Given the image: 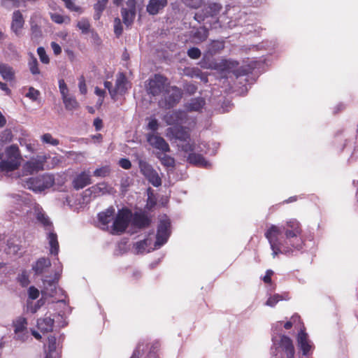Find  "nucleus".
Returning a JSON list of instances; mask_svg holds the SVG:
<instances>
[{
  "label": "nucleus",
  "mask_w": 358,
  "mask_h": 358,
  "mask_svg": "<svg viewBox=\"0 0 358 358\" xmlns=\"http://www.w3.org/2000/svg\"><path fill=\"white\" fill-rule=\"evenodd\" d=\"M301 233V224L295 219L287 221L281 227L274 224L269 227L264 236L270 244L273 257L301 250L303 245Z\"/></svg>",
  "instance_id": "obj_1"
},
{
  "label": "nucleus",
  "mask_w": 358,
  "mask_h": 358,
  "mask_svg": "<svg viewBox=\"0 0 358 358\" xmlns=\"http://www.w3.org/2000/svg\"><path fill=\"white\" fill-rule=\"evenodd\" d=\"M6 159L0 162V171L12 172L18 169L22 159L20 151L17 145H11L5 150Z\"/></svg>",
  "instance_id": "obj_2"
},
{
  "label": "nucleus",
  "mask_w": 358,
  "mask_h": 358,
  "mask_svg": "<svg viewBox=\"0 0 358 358\" xmlns=\"http://www.w3.org/2000/svg\"><path fill=\"white\" fill-rule=\"evenodd\" d=\"M132 211L128 208L119 209L113 223L112 229L114 234H122L131 224Z\"/></svg>",
  "instance_id": "obj_3"
},
{
  "label": "nucleus",
  "mask_w": 358,
  "mask_h": 358,
  "mask_svg": "<svg viewBox=\"0 0 358 358\" xmlns=\"http://www.w3.org/2000/svg\"><path fill=\"white\" fill-rule=\"evenodd\" d=\"M26 183L29 189L34 192H42L54 185L55 178L51 175L43 174L36 178H29Z\"/></svg>",
  "instance_id": "obj_4"
},
{
  "label": "nucleus",
  "mask_w": 358,
  "mask_h": 358,
  "mask_svg": "<svg viewBox=\"0 0 358 358\" xmlns=\"http://www.w3.org/2000/svg\"><path fill=\"white\" fill-rule=\"evenodd\" d=\"M159 347L160 344L158 341L150 342L147 339H142L138 343L130 358H140V356L144 354V348H149L148 352L149 358H157Z\"/></svg>",
  "instance_id": "obj_5"
},
{
  "label": "nucleus",
  "mask_w": 358,
  "mask_h": 358,
  "mask_svg": "<svg viewBox=\"0 0 358 358\" xmlns=\"http://www.w3.org/2000/svg\"><path fill=\"white\" fill-rule=\"evenodd\" d=\"M169 83L166 76L161 74H155L149 80L148 92L152 96H157L164 90L165 87H169Z\"/></svg>",
  "instance_id": "obj_6"
},
{
  "label": "nucleus",
  "mask_w": 358,
  "mask_h": 358,
  "mask_svg": "<svg viewBox=\"0 0 358 358\" xmlns=\"http://www.w3.org/2000/svg\"><path fill=\"white\" fill-rule=\"evenodd\" d=\"M13 331L15 334V339L24 342L29 338V333L27 331V320L24 317H17L13 321Z\"/></svg>",
  "instance_id": "obj_7"
},
{
  "label": "nucleus",
  "mask_w": 358,
  "mask_h": 358,
  "mask_svg": "<svg viewBox=\"0 0 358 358\" xmlns=\"http://www.w3.org/2000/svg\"><path fill=\"white\" fill-rule=\"evenodd\" d=\"M171 222L168 219L161 220L156 234L155 247H161L165 244L170 236Z\"/></svg>",
  "instance_id": "obj_8"
},
{
  "label": "nucleus",
  "mask_w": 358,
  "mask_h": 358,
  "mask_svg": "<svg viewBox=\"0 0 358 358\" xmlns=\"http://www.w3.org/2000/svg\"><path fill=\"white\" fill-rule=\"evenodd\" d=\"M152 219L145 211H136L132 213L131 224L133 227L138 229H144L149 227L151 224Z\"/></svg>",
  "instance_id": "obj_9"
},
{
  "label": "nucleus",
  "mask_w": 358,
  "mask_h": 358,
  "mask_svg": "<svg viewBox=\"0 0 358 358\" xmlns=\"http://www.w3.org/2000/svg\"><path fill=\"white\" fill-rule=\"evenodd\" d=\"M166 136L182 142H187L190 139V131L188 127L179 125L169 127L166 129Z\"/></svg>",
  "instance_id": "obj_10"
},
{
  "label": "nucleus",
  "mask_w": 358,
  "mask_h": 358,
  "mask_svg": "<svg viewBox=\"0 0 358 358\" xmlns=\"http://www.w3.org/2000/svg\"><path fill=\"white\" fill-rule=\"evenodd\" d=\"M167 95L165 96V106L167 108L176 106L182 97V91L177 86L169 87L164 90Z\"/></svg>",
  "instance_id": "obj_11"
},
{
  "label": "nucleus",
  "mask_w": 358,
  "mask_h": 358,
  "mask_svg": "<svg viewBox=\"0 0 358 358\" xmlns=\"http://www.w3.org/2000/svg\"><path fill=\"white\" fill-rule=\"evenodd\" d=\"M188 115L186 112L178 110L166 114L164 116V121L168 125L179 126L186 123Z\"/></svg>",
  "instance_id": "obj_12"
},
{
  "label": "nucleus",
  "mask_w": 358,
  "mask_h": 358,
  "mask_svg": "<svg viewBox=\"0 0 358 358\" xmlns=\"http://www.w3.org/2000/svg\"><path fill=\"white\" fill-rule=\"evenodd\" d=\"M46 160L47 157L45 155L37 156L35 159L27 162L24 168L30 173L42 171Z\"/></svg>",
  "instance_id": "obj_13"
},
{
  "label": "nucleus",
  "mask_w": 358,
  "mask_h": 358,
  "mask_svg": "<svg viewBox=\"0 0 358 358\" xmlns=\"http://www.w3.org/2000/svg\"><path fill=\"white\" fill-rule=\"evenodd\" d=\"M24 20L22 13L20 10L14 11L12 15L10 29L17 36L22 35V29L24 27Z\"/></svg>",
  "instance_id": "obj_14"
},
{
  "label": "nucleus",
  "mask_w": 358,
  "mask_h": 358,
  "mask_svg": "<svg viewBox=\"0 0 358 358\" xmlns=\"http://www.w3.org/2000/svg\"><path fill=\"white\" fill-rule=\"evenodd\" d=\"M148 141L155 148L163 152H170V147L164 138L153 134L148 135Z\"/></svg>",
  "instance_id": "obj_15"
},
{
  "label": "nucleus",
  "mask_w": 358,
  "mask_h": 358,
  "mask_svg": "<svg viewBox=\"0 0 358 358\" xmlns=\"http://www.w3.org/2000/svg\"><path fill=\"white\" fill-rule=\"evenodd\" d=\"M167 4L168 0H149L146 10L150 15H155L164 10Z\"/></svg>",
  "instance_id": "obj_16"
},
{
  "label": "nucleus",
  "mask_w": 358,
  "mask_h": 358,
  "mask_svg": "<svg viewBox=\"0 0 358 358\" xmlns=\"http://www.w3.org/2000/svg\"><path fill=\"white\" fill-rule=\"evenodd\" d=\"M279 345L282 350L286 354L287 358H294V347L289 337L285 335L281 336Z\"/></svg>",
  "instance_id": "obj_17"
},
{
  "label": "nucleus",
  "mask_w": 358,
  "mask_h": 358,
  "mask_svg": "<svg viewBox=\"0 0 358 358\" xmlns=\"http://www.w3.org/2000/svg\"><path fill=\"white\" fill-rule=\"evenodd\" d=\"M90 175L85 171L78 174L73 180V186L74 189L78 190L84 188L87 185L91 184Z\"/></svg>",
  "instance_id": "obj_18"
},
{
  "label": "nucleus",
  "mask_w": 358,
  "mask_h": 358,
  "mask_svg": "<svg viewBox=\"0 0 358 358\" xmlns=\"http://www.w3.org/2000/svg\"><path fill=\"white\" fill-rule=\"evenodd\" d=\"M206 104L205 99L196 97L190 99L189 102L185 104V108L189 112H200Z\"/></svg>",
  "instance_id": "obj_19"
},
{
  "label": "nucleus",
  "mask_w": 358,
  "mask_h": 358,
  "mask_svg": "<svg viewBox=\"0 0 358 358\" xmlns=\"http://www.w3.org/2000/svg\"><path fill=\"white\" fill-rule=\"evenodd\" d=\"M298 344L303 352V355H307L311 349V345L309 343L308 334L305 330L301 329L297 336Z\"/></svg>",
  "instance_id": "obj_20"
},
{
  "label": "nucleus",
  "mask_w": 358,
  "mask_h": 358,
  "mask_svg": "<svg viewBox=\"0 0 358 358\" xmlns=\"http://www.w3.org/2000/svg\"><path fill=\"white\" fill-rule=\"evenodd\" d=\"M50 266L51 262L49 258L41 257L32 266V270L34 271L35 275H41Z\"/></svg>",
  "instance_id": "obj_21"
},
{
  "label": "nucleus",
  "mask_w": 358,
  "mask_h": 358,
  "mask_svg": "<svg viewBox=\"0 0 358 358\" xmlns=\"http://www.w3.org/2000/svg\"><path fill=\"white\" fill-rule=\"evenodd\" d=\"M55 324L54 319L50 317L39 318L37 320V327L43 333H48L52 331Z\"/></svg>",
  "instance_id": "obj_22"
},
{
  "label": "nucleus",
  "mask_w": 358,
  "mask_h": 358,
  "mask_svg": "<svg viewBox=\"0 0 358 358\" xmlns=\"http://www.w3.org/2000/svg\"><path fill=\"white\" fill-rule=\"evenodd\" d=\"M0 74L3 80L8 82L13 81L15 78V72L13 68L1 62H0Z\"/></svg>",
  "instance_id": "obj_23"
},
{
  "label": "nucleus",
  "mask_w": 358,
  "mask_h": 358,
  "mask_svg": "<svg viewBox=\"0 0 358 358\" xmlns=\"http://www.w3.org/2000/svg\"><path fill=\"white\" fill-rule=\"evenodd\" d=\"M127 78L123 73H119L115 81V87L114 88V94H123L127 91Z\"/></svg>",
  "instance_id": "obj_24"
},
{
  "label": "nucleus",
  "mask_w": 358,
  "mask_h": 358,
  "mask_svg": "<svg viewBox=\"0 0 358 358\" xmlns=\"http://www.w3.org/2000/svg\"><path fill=\"white\" fill-rule=\"evenodd\" d=\"M115 214V208L111 206L107 208L105 211H102L98 214V219L99 222L107 226L111 221Z\"/></svg>",
  "instance_id": "obj_25"
},
{
  "label": "nucleus",
  "mask_w": 358,
  "mask_h": 358,
  "mask_svg": "<svg viewBox=\"0 0 358 358\" xmlns=\"http://www.w3.org/2000/svg\"><path fill=\"white\" fill-rule=\"evenodd\" d=\"M48 240L50 246V253L54 255H57L59 246L57 234L54 231H50L48 235Z\"/></svg>",
  "instance_id": "obj_26"
},
{
  "label": "nucleus",
  "mask_w": 358,
  "mask_h": 358,
  "mask_svg": "<svg viewBox=\"0 0 358 358\" xmlns=\"http://www.w3.org/2000/svg\"><path fill=\"white\" fill-rule=\"evenodd\" d=\"M108 3V0H96V3L93 6L94 10V19L95 20H99L101 18Z\"/></svg>",
  "instance_id": "obj_27"
},
{
  "label": "nucleus",
  "mask_w": 358,
  "mask_h": 358,
  "mask_svg": "<svg viewBox=\"0 0 358 358\" xmlns=\"http://www.w3.org/2000/svg\"><path fill=\"white\" fill-rule=\"evenodd\" d=\"M222 9V6L217 3H209L203 8L207 17L216 16Z\"/></svg>",
  "instance_id": "obj_28"
},
{
  "label": "nucleus",
  "mask_w": 358,
  "mask_h": 358,
  "mask_svg": "<svg viewBox=\"0 0 358 358\" xmlns=\"http://www.w3.org/2000/svg\"><path fill=\"white\" fill-rule=\"evenodd\" d=\"M36 218L45 228L52 227V222L42 209L37 208L36 210Z\"/></svg>",
  "instance_id": "obj_29"
},
{
  "label": "nucleus",
  "mask_w": 358,
  "mask_h": 358,
  "mask_svg": "<svg viewBox=\"0 0 358 358\" xmlns=\"http://www.w3.org/2000/svg\"><path fill=\"white\" fill-rule=\"evenodd\" d=\"M123 22L127 25H131L136 16V10L127 9L125 8H122L121 10Z\"/></svg>",
  "instance_id": "obj_30"
},
{
  "label": "nucleus",
  "mask_w": 358,
  "mask_h": 358,
  "mask_svg": "<svg viewBox=\"0 0 358 358\" xmlns=\"http://www.w3.org/2000/svg\"><path fill=\"white\" fill-rule=\"evenodd\" d=\"M208 36V29L205 27H200L194 32L192 37L196 43L206 41Z\"/></svg>",
  "instance_id": "obj_31"
},
{
  "label": "nucleus",
  "mask_w": 358,
  "mask_h": 358,
  "mask_svg": "<svg viewBox=\"0 0 358 358\" xmlns=\"http://www.w3.org/2000/svg\"><path fill=\"white\" fill-rule=\"evenodd\" d=\"M63 103L64 104L65 108L67 110H73L78 108L79 103L77 101L76 99L73 96H65L62 98Z\"/></svg>",
  "instance_id": "obj_32"
},
{
  "label": "nucleus",
  "mask_w": 358,
  "mask_h": 358,
  "mask_svg": "<svg viewBox=\"0 0 358 358\" xmlns=\"http://www.w3.org/2000/svg\"><path fill=\"white\" fill-rule=\"evenodd\" d=\"M187 161L194 165L204 166L206 164V161L203 155L195 152L189 154Z\"/></svg>",
  "instance_id": "obj_33"
},
{
  "label": "nucleus",
  "mask_w": 358,
  "mask_h": 358,
  "mask_svg": "<svg viewBox=\"0 0 358 358\" xmlns=\"http://www.w3.org/2000/svg\"><path fill=\"white\" fill-rule=\"evenodd\" d=\"M185 74L191 78H199L205 82L208 81L207 77L199 68H187L185 70Z\"/></svg>",
  "instance_id": "obj_34"
},
{
  "label": "nucleus",
  "mask_w": 358,
  "mask_h": 358,
  "mask_svg": "<svg viewBox=\"0 0 358 358\" xmlns=\"http://www.w3.org/2000/svg\"><path fill=\"white\" fill-rule=\"evenodd\" d=\"M30 26L31 39L34 41H37L43 36L41 28L34 21H31Z\"/></svg>",
  "instance_id": "obj_35"
},
{
  "label": "nucleus",
  "mask_w": 358,
  "mask_h": 358,
  "mask_svg": "<svg viewBox=\"0 0 358 358\" xmlns=\"http://www.w3.org/2000/svg\"><path fill=\"white\" fill-rule=\"evenodd\" d=\"M224 48V43L222 41H213L208 48V52L210 55H215Z\"/></svg>",
  "instance_id": "obj_36"
},
{
  "label": "nucleus",
  "mask_w": 358,
  "mask_h": 358,
  "mask_svg": "<svg viewBox=\"0 0 358 358\" xmlns=\"http://www.w3.org/2000/svg\"><path fill=\"white\" fill-rule=\"evenodd\" d=\"M138 163L140 171L145 176V178L155 171L152 166L144 159H139L138 160Z\"/></svg>",
  "instance_id": "obj_37"
},
{
  "label": "nucleus",
  "mask_w": 358,
  "mask_h": 358,
  "mask_svg": "<svg viewBox=\"0 0 358 358\" xmlns=\"http://www.w3.org/2000/svg\"><path fill=\"white\" fill-rule=\"evenodd\" d=\"M57 348V339L54 336H49L48 337V352H46L45 358H54L52 353L55 352Z\"/></svg>",
  "instance_id": "obj_38"
},
{
  "label": "nucleus",
  "mask_w": 358,
  "mask_h": 358,
  "mask_svg": "<svg viewBox=\"0 0 358 358\" xmlns=\"http://www.w3.org/2000/svg\"><path fill=\"white\" fill-rule=\"evenodd\" d=\"M50 18L52 22L56 24H69L71 22V17L68 15H62L59 13H52L50 15Z\"/></svg>",
  "instance_id": "obj_39"
},
{
  "label": "nucleus",
  "mask_w": 358,
  "mask_h": 358,
  "mask_svg": "<svg viewBox=\"0 0 358 358\" xmlns=\"http://www.w3.org/2000/svg\"><path fill=\"white\" fill-rule=\"evenodd\" d=\"M29 69L30 70V72L33 75H38L40 74V69L38 68V62L37 61V59L31 54L30 59L28 62Z\"/></svg>",
  "instance_id": "obj_40"
},
{
  "label": "nucleus",
  "mask_w": 358,
  "mask_h": 358,
  "mask_svg": "<svg viewBox=\"0 0 358 358\" xmlns=\"http://www.w3.org/2000/svg\"><path fill=\"white\" fill-rule=\"evenodd\" d=\"M145 178L150 182L154 187H159L162 185V179L159 177L158 173L155 171L152 173L149 174Z\"/></svg>",
  "instance_id": "obj_41"
},
{
  "label": "nucleus",
  "mask_w": 358,
  "mask_h": 358,
  "mask_svg": "<svg viewBox=\"0 0 358 358\" xmlns=\"http://www.w3.org/2000/svg\"><path fill=\"white\" fill-rule=\"evenodd\" d=\"M17 281L23 287L29 285L30 280L27 271H22V273L18 275Z\"/></svg>",
  "instance_id": "obj_42"
},
{
  "label": "nucleus",
  "mask_w": 358,
  "mask_h": 358,
  "mask_svg": "<svg viewBox=\"0 0 358 358\" xmlns=\"http://www.w3.org/2000/svg\"><path fill=\"white\" fill-rule=\"evenodd\" d=\"M110 173V169L108 166H104L101 168L96 169L93 175L95 177H102L104 178L107 176H108Z\"/></svg>",
  "instance_id": "obj_43"
},
{
  "label": "nucleus",
  "mask_w": 358,
  "mask_h": 358,
  "mask_svg": "<svg viewBox=\"0 0 358 358\" xmlns=\"http://www.w3.org/2000/svg\"><path fill=\"white\" fill-rule=\"evenodd\" d=\"M162 164L166 167H173L175 165V159L172 157L164 155L162 157H158Z\"/></svg>",
  "instance_id": "obj_44"
},
{
  "label": "nucleus",
  "mask_w": 358,
  "mask_h": 358,
  "mask_svg": "<svg viewBox=\"0 0 358 358\" xmlns=\"http://www.w3.org/2000/svg\"><path fill=\"white\" fill-rule=\"evenodd\" d=\"M41 140L44 143H48L52 145H57L59 143V141L54 138L49 133L44 134L41 136Z\"/></svg>",
  "instance_id": "obj_45"
},
{
  "label": "nucleus",
  "mask_w": 358,
  "mask_h": 358,
  "mask_svg": "<svg viewBox=\"0 0 358 358\" xmlns=\"http://www.w3.org/2000/svg\"><path fill=\"white\" fill-rule=\"evenodd\" d=\"M77 27L81 30L82 33L87 34L90 29V24L87 19L83 18L78 22Z\"/></svg>",
  "instance_id": "obj_46"
},
{
  "label": "nucleus",
  "mask_w": 358,
  "mask_h": 358,
  "mask_svg": "<svg viewBox=\"0 0 358 358\" xmlns=\"http://www.w3.org/2000/svg\"><path fill=\"white\" fill-rule=\"evenodd\" d=\"M37 53L40 58V60L42 63L48 64L50 63V58L48 55L46 54L45 48L43 47H39L37 49Z\"/></svg>",
  "instance_id": "obj_47"
},
{
  "label": "nucleus",
  "mask_w": 358,
  "mask_h": 358,
  "mask_svg": "<svg viewBox=\"0 0 358 358\" xmlns=\"http://www.w3.org/2000/svg\"><path fill=\"white\" fill-rule=\"evenodd\" d=\"M282 300V296L278 294H275L273 296H271L266 301V305L273 307L275 306V304Z\"/></svg>",
  "instance_id": "obj_48"
},
{
  "label": "nucleus",
  "mask_w": 358,
  "mask_h": 358,
  "mask_svg": "<svg viewBox=\"0 0 358 358\" xmlns=\"http://www.w3.org/2000/svg\"><path fill=\"white\" fill-rule=\"evenodd\" d=\"M181 1L187 6L196 9L201 6L203 0H181Z\"/></svg>",
  "instance_id": "obj_49"
},
{
  "label": "nucleus",
  "mask_w": 358,
  "mask_h": 358,
  "mask_svg": "<svg viewBox=\"0 0 358 358\" xmlns=\"http://www.w3.org/2000/svg\"><path fill=\"white\" fill-rule=\"evenodd\" d=\"M187 54L189 58L193 59H199L201 55V50L198 48H196V47L189 48L187 50Z\"/></svg>",
  "instance_id": "obj_50"
},
{
  "label": "nucleus",
  "mask_w": 358,
  "mask_h": 358,
  "mask_svg": "<svg viewBox=\"0 0 358 358\" xmlns=\"http://www.w3.org/2000/svg\"><path fill=\"white\" fill-rule=\"evenodd\" d=\"M123 28L120 18L116 17L114 20V33L117 37L122 35Z\"/></svg>",
  "instance_id": "obj_51"
},
{
  "label": "nucleus",
  "mask_w": 358,
  "mask_h": 358,
  "mask_svg": "<svg viewBox=\"0 0 358 358\" xmlns=\"http://www.w3.org/2000/svg\"><path fill=\"white\" fill-rule=\"evenodd\" d=\"M65 3V6L71 11L80 13L82 9L80 6L75 5L72 0H65L63 1Z\"/></svg>",
  "instance_id": "obj_52"
},
{
  "label": "nucleus",
  "mask_w": 358,
  "mask_h": 358,
  "mask_svg": "<svg viewBox=\"0 0 358 358\" xmlns=\"http://www.w3.org/2000/svg\"><path fill=\"white\" fill-rule=\"evenodd\" d=\"M40 92L38 90L31 87L29 89V92L26 94V96L31 99L32 101H36L38 98Z\"/></svg>",
  "instance_id": "obj_53"
},
{
  "label": "nucleus",
  "mask_w": 358,
  "mask_h": 358,
  "mask_svg": "<svg viewBox=\"0 0 358 358\" xmlns=\"http://www.w3.org/2000/svg\"><path fill=\"white\" fill-rule=\"evenodd\" d=\"M59 88L62 98L64 97L65 96L69 95V90L67 85L63 79L59 80Z\"/></svg>",
  "instance_id": "obj_54"
},
{
  "label": "nucleus",
  "mask_w": 358,
  "mask_h": 358,
  "mask_svg": "<svg viewBox=\"0 0 358 358\" xmlns=\"http://www.w3.org/2000/svg\"><path fill=\"white\" fill-rule=\"evenodd\" d=\"M184 90L189 95H192L197 91V86L193 83H187L184 85Z\"/></svg>",
  "instance_id": "obj_55"
},
{
  "label": "nucleus",
  "mask_w": 358,
  "mask_h": 358,
  "mask_svg": "<svg viewBox=\"0 0 358 358\" xmlns=\"http://www.w3.org/2000/svg\"><path fill=\"white\" fill-rule=\"evenodd\" d=\"M29 298L34 300L39 296V291L34 286H31L28 289Z\"/></svg>",
  "instance_id": "obj_56"
},
{
  "label": "nucleus",
  "mask_w": 358,
  "mask_h": 358,
  "mask_svg": "<svg viewBox=\"0 0 358 358\" xmlns=\"http://www.w3.org/2000/svg\"><path fill=\"white\" fill-rule=\"evenodd\" d=\"M147 245H148L147 240L144 239V240L136 242L135 244V248L136 249V250L138 252H142L145 250Z\"/></svg>",
  "instance_id": "obj_57"
},
{
  "label": "nucleus",
  "mask_w": 358,
  "mask_h": 358,
  "mask_svg": "<svg viewBox=\"0 0 358 358\" xmlns=\"http://www.w3.org/2000/svg\"><path fill=\"white\" fill-rule=\"evenodd\" d=\"M79 90L81 94H85L87 93V86L85 84V80L83 76H81L79 78Z\"/></svg>",
  "instance_id": "obj_58"
},
{
  "label": "nucleus",
  "mask_w": 358,
  "mask_h": 358,
  "mask_svg": "<svg viewBox=\"0 0 358 358\" xmlns=\"http://www.w3.org/2000/svg\"><path fill=\"white\" fill-rule=\"evenodd\" d=\"M118 164L124 169H129L131 167V162L127 158L120 159Z\"/></svg>",
  "instance_id": "obj_59"
},
{
  "label": "nucleus",
  "mask_w": 358,
  "mask_h": 358,
  "mask_svg": "<svg viewBox=\"0 0 358 358\" xmlns=\"http://www.w3.org/2000/svg\"><path fill=\"white\" fill-rule=\"evenodd\" d=\"M1 139L5 141H10L13 138V134L10 129H5L1 133Z\"/></svg>",
  "instance_id": "obj_60"
},
{
  "label": "nucleus",
  "mask_w": 358,
  "mask_h": 358,
  "mask_svg": "<svg viewBox=\"0 0 358 358\" xmlns=\"http://www.w3.org/2000/svg\"><path fill=\"white\" fill-rule=\"evenodd\" d=\"M158 127H159V123H158V121L157 119L153 118L149 121L148 124V128L149 129L152 130V131H155L158 129Z\"/></svg>",
  "instance_id": "obj_61"
},
{
  "label": "nucleus",
  "mask_w": 358,
  "mask_h": 358,
  "mask_svg": "<svg viewBox=\"0 0 358 358\" xmlns=\"http://www.w3.org/2000/svg\"><path fill=\"white\" fill-rule=\"evenodd\" d=\"M273 275V271L271 269H268L266 271L265 275L263 277L262 280L266 284H271L272 282L271 276Z\"/></svg>",
  "instance_id": "obj_62"
},
{
  "label": "nucleus",
  "mask_w": 358,
  "mask_h": 358,
  "mask_svg": "<svg viewBox=\"0 0 358 358\" xmlns=\"http://www.w3.org/2000/svg\"><path fill=\"white\" fill-rule=\"evenodd\" d=\"M194 18L198 22L201 23V22H203L207 18V17L206 16L204 12H203L202 9L201 12L195 13Z\"/></svg>",
  "instance_id": "obj_63"
},
{
  "label": "nucleus",
  "mask_w": 358,
  "mask_h": 358,
  "mask_svg": "<svg viewBox=\"0 0 358 358\" xmlns=\"http://www.w3.org/2000/svg\"><path fill=\"white\" fill-rule=\"evenodd\" d=\"M50 45L53 50V52L55 55H59L61 54L62 48L58 43H57L56 42H52Z\"/></svg>",
  "instance_id": "obj_64"
}]
</instances>
